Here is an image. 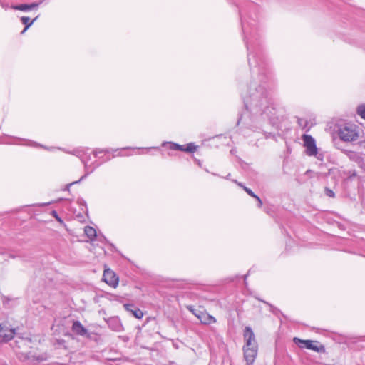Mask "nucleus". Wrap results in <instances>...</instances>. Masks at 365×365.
Returning <instances> with one entry per match:
<instances>
[{"label":"nucleus","mask_w":365,"mask_h":365,"mask_svg":"<svg viewBox=\"0 0 365 365\" xmlns=\"http://www.w3.org/2000/svg\"><path fill=\"white\" fill-rule=\"evenodd\" d=\"M51 215H52L53 217H55V219H56L58 222H61V223H62V222H63L62 219L58 216V213H57V212H56V210H52V211H51Z\"/></svg>","instance_id":"nucleus-28"},{"label":"nucleus","mask_w":365,"mask_h":365,"mask_svg":"<svg viewBox=\"0 0 365 365\" xmlns=\"http://www.w3.org/2000/svg\"><path fill=\"white\" fill-rule=\"evenodd\" d=\"M0 4L2 6V8H4L5 10H6L9 8V5L7 4L0 2Z\"/></svg>","instance_id":"nucleus-32"},{"label":"nucleus","mask_w":365,"mask_h":365,"mask_svg":"<svg viewBox=\"0 0 365 365\" xmlns=\"http://www.w3.org/2000/svg\"><path fill=\"white\" fill-rule=\"evenodd\" d=\"M261 301V299H259ZM262 302H264V304H266L267 305H268L269 307V310L271 312H272L275 315H278L279 313H281L280 310L274 307L273 305H272L271 304L268 303L267 302H265V301H263L262 300Z\"/></svg>","instance_id":"nucleus-22"},{"label":"nucleus","mask_w":365,"mask_h":365,"mask_svg":"<svg viewBox=\"0 0 365 365\" xmlns=\"http://www.w3.org/2000/svg\"><path fill=\"white\" fill-rule=\"evenodd\" d=\"M103 240H106V239L105 238V237H104V236H102V237H101L99 238V240H100V241H102Z\"/></svg>","instance_id":"nucleus-34"},{"label":"nucleus","mask_w":365,"mask_h":365,"mask_svg":"<svg viewBox=\"0 0 365 365\" xmlns=\"http://www.w3.org/2000/svg\"><path fill=\"white\" fill-rule=\"evenodd\" d=\"M125 309L131 313L135 318L141 319L143 317V312L133 304H125Z\"/></svg>","instance_id":"nucleus-13"},{"label":"nucleus","mask_w":365,"mask_h":365,"mask_svg":"<svg viewBox=\"0 0 365 365\" xmlns=\"http://www.w3.org/2000/svg\"><path fill=\"white\" fill-rule=\"evenodd\" d=\"M43 0H41L40 1L38 2H34L32 4H28L29 5V11L30 10H32L34 9H36L39 6L40 4H41V3L43 2Z\"/></svg>","instance_id":"nucleus-25"},{"label":"nucleus","mask_w":365,"mask_h":365,"mask_svg":"<svg viewBox=\"0 0 365 365\" xmlns=\"http://www.w3.org/2000/svg\"><path fill=\"white\" fill-rule=\"evenodd\" d=\"M294 343L297 345L299 348L303 349L306 348L309 350H312L317 352L324 351V346L321 345L320 346H317L314 344V341L312 340H304L297 337H294L293 339Z\"/></svg>","instance_id":"nucleus-6"},{"label":"nucleus","mask_w":365,"mask_h":365,"mask_svg":"<svg viewBox=\"0 0 365 365\" xmlns=\"http://www.w3.org/2000/svg\"><path fill=\"white\" fill-rule=\"evenodd\" d=\"M103 277L106 283L110 286L115 287L118 285V278L116 277L115 274L110 269L105 270Z\"/></svg>","instance_id":"nucleus-9"},{"label":"nucleus","mask_w":365,"mask_h":365,"mask_svg":"<svg viewBox=\"0 0 365 365\" xmlns=\"http://www.w3.org/2000/svg\"><path fill=\"white\" fill-rule=\"evenodd\" d=\"M31 145H34V146H36V147H38V146H39V147H42V148H46V147H44V146H43V145H39L38 143H36V142H34V141H31Z\"/></svg>","instance_id":"nucleus-31"},{"label":"nucleus","mask_w":365,"mask_h":365,"mask_svg":"<svg viewBox=\"0 0 365 365\" xmlns=\"http://www.w3.org/2000/svg\"><path fill=\"white\" fill-rule=\"evenodd\" d=\"M340 139L344 142H352L357 140L359 134L356 125L353 124H344L339 127L337 130Z\"/></svg>","instance_id":"nucleus-4"},{"label":"nucleus","mask_w":365,"mask_h":365,"mask_svg":"<svg viewBox=\"0 0 365 365\" xmlns=\"http://www.w3.org/2000/svg\"><path fill=\"white\" fill-rule=\"evenodd\" d=\"M108 327L115 331L120 332L123 331V325L118 317H110L107 321Z\"/></svg>","instance_id":"nucleus-11"},{"label":"nucleus","mask_w":365,"mask_h":365,"mask_svg":"<svg viewBox=\"0 0 365 365\" xmlns=\"http://www.w3.org/2000/svg\"><path fill=\"white\" fill-rule=\"evenodd\" d=\"M88 159L86 158H82V163L84 164V166H85V175L83 176H82L81 178V179L78 181H75V182H73L70 184H68L67 185V188L68 189V187L72 185L73 184H75V183H78V182H80L81 180H82L83 179H84L85 178L87 177V175H88L89 174H91V173H93L94 171V170L98 168L99 166V163H93V164H91V165H88Z\"/></svg>","instance_id":"nucleus-8"},{"label":"nucleus","mask_w":365,"mask_h":365,"mask_svg":"<svg viewBox=\"0 0 365 365\" xmlns=\"http://www.w3.org/2000/svg\"><path fill=\"white\" fill-rule=\"evenodd\" d=\"M197 148V145H195L193 143H190L185 146V151L187 153H194L196 151Z\"/></svg>","instance_id":"nucleus-23"},{"label":"nucleus","mask_w":365,"mask_h":365,"mask_svg":"<svg viewBox=\"0 0 365 365\" xmlns=\"http://www.w3.org/2000/svg\"><path fill=\"white\" fill-rule=\"evenodd\" d=\"M238 185H239L240 187H243L244 190H245V192H247L250 196H251V197H254V198L257 197V195H255V194L252 191V190H251V189H250V188H248V187H245V186H243V185H242V183H238Z\"/></svg>","instance_id":"nucleus-24"},{"label":"nucleus","mask_w":365,"mask_h":365,"mask_svg":"<svg viewBox=\"0 0 365 365\" xmlns=\"http://www.w3.org/2000/svg\"><path fill=\"white\" fill-rule=\"evenodd\" d=\"M243 336L245 341L243 346L244 358L247 364L251 365L255 361L257 354V344L251 327H246L245 328Z\"/></svg>","instance_id":"nucleus-2"},{"label":"nucleus","mask_w":365,"mask_h":365,"mask_svg":"<svg viewBox=\"0 0 365 365\" xmlns=\"http://www.w3.org/2000/svg\"><path fill=\"white\" fill-rule=\"evenodd\" d=\"M72 331L79 336H86L88 334V330L82 325L79 321H75L72 325Z\"/></svg>","instance_id":"nucleus-14"},{"label":"nucleus","mask_w":365,"mask_h":365,"mask_svg":"<svg viewBox=\"0 0 365 365\" xmlns=\"http://www.w3.org/2000/svg\"><path fill=\"white\" fill-rule=\"evenodd\" d=\"M16 334V329L12 328L7 322L0 324V342H7Z\"/></svg>","instance_id":"nucleus-5"},{"label":"nucleus","mask_w":365,"mask_h":365,"mask_svg":"<svg viewBox=\"0 0 365 365\" xmlns=\"http://www.w3.org/2000/svg\"><path fill=\"white\" fill-rule=\"evenodd\" d=\"M84 232H85V234L86 235V236L91 241L94 240L97 237L96 230L91 226H86L84 228Z\"/></svg>","instance_id":"nucleus-16"},{"label":"nucleus","mask_w":365,"mask_h":365,"mask_svg":"<svg viewBox=\"0 0 365 365\" xmlns=\"http://www.w3.org/2000/svg\"><path fill=\"white\" fill-rule=\"evenodd\" d=\"M255 199L257 200V207H261L262 206V200L257 196V197H255Z\"/></svg>","instance_id":"nucleus-30"},{"label":"nucleus","mask_w":365,"mask_h":365,"mask_svg":"<svg viewBox=\"0 0 365 365\" xmlns=\"http://www.w3.org/2000/svg\"><path fill=\"white\" fill-rule=\"evenodd\" d=\"M14 337L16 339L12 344L13 349H18L21 348L29 347V344L31 343V339L29 338L19 336L17 334L14 336Z\"/></svg>","instance_id":"nucleus-10"},{"label":"nucleus","mask_w":365,"mask_h":365,"mask_svg":"<svg viewBox=\"0 0 365 365\" xmlns=\"http://www.w3.org/2000/svg\"><path fill=\"white\" fill-rule=\"evenodd\" d=\"M78 203H80L81 205H86V202H85L83 199H79V200H78Z\"/></svg>","instance_id":"nucleus-33"},{"label":"nucleus","mask_w":365,"mask_h":365,"mask_svg":"<svg viewBox=\"0 0 365 365\" xmlns=\"http://www.w3.org/2000/svg\"><path fill=\"white\" fill-rule=\"evenodd\" d=\"M187 308V309L189 311H190L197 317V315H201L202 312H200V311L198 312H197V311L195 310V309L192 306H188Z\"/></svg>","instance_id":"nucleus-27"},{"label":"nucleus","mask_w":365,"mask_h":365,"mask_svg":"<svg viewBox=\"0 0 365 365\" xmlns=\"http://www.w3.org/2000/svg\"><path fill=\"white\" fill-rule=\"evenodd\" d=\"M197 318L205 324H210L216 322L215 318L207 313L202 312L201 315H197Z\"/></svg>","instance_id":"nucleus-15"},{"label":"nucleus","mask_w":365,"mask_h":365,"mask_svg":"<svg viewBox=\"0 0 365 365\" xmlns=\"http://www.w3.org/2000/svg\"><path fill=\"white\" fill-rule=\"evenodd\" d=\"M304 145L306 148V154L309 156H316L317 154V148L314 138L309 135L304 134L302 135Z\"/></svg>","instance_id":"nucleus-7"},{"label":"nucleus","mask_w":365,"mask_h":365,"mask_svg":"<svg viewBox=\"0 0 365 365\" xmlns=\"http://www.w3.org/2000/svg\"><path fill=\"white\" fill-rule=\"evenodd\" d=\"M11 8L14 10H19L22 11H29V5L26 4H19V5H11Z\"/></svg>","instance_id":"nucleus-18"},{"label":"nucleus","mask_w":365,"mask_h":365,"mask_svg":"<svg viewBox=\"0 0 365 365\" xmlns=\"http://www.w3.org/2000/svg\"><path fill=\"white\" fill-rule=\"evenodd\" d=\"M169 148L172 150H181L185 151V146L180 145L174 143H169Z\"/></svg>","instance_id":"nucleus-19"},{"label":"nucleus","mask_w":365,"mask_h":365,"mask_svg":"<svg viewBox=\"0 0 365 365\" xmlns=\"http://www.w3.org/2000/svg\"><path fill=\"white\" fill-rule=\"evenodd\" d=\"M26 32V31H24V29H23V31L21 32V34H24Z\"/></svg>","instance_id":"nucleus-36"},{"label":"nucleus","mask_w":365,"mask_h":365,"mask_svg":"<svg viewBox=\"0 0 365 365\" xmlns=\"http://www.w3.org/2000/svg\"><path fill=\"white\" fill-rule=\"evenodd\" d=\"M36 19H37V17L34 18L31 21L30 18L28 17V16H22V17H21V23L25 25L24 31H26L34 24V22Z\"/></svg>","instance_id":"nucleus-17"},{"label":"nucleus","mask_w":365,"mask_h":365,"mask_svg":"<svg viewBox=\"0 0 365 365\" xmlns=\"http://www.w3.org/2000/svg\"><path fill=\"white\" fill-rule=\"evenodd\" d=\"M68 153L78 157L81 161H82V158H86L84 156L85 155L84 151L79 150V149H76V150H73L72 152H68Z\"/></svg>","instance_id":"nucleus-20"},{"label":"nucleus","mask_w":365,"mask_h":365,"mask_svg":"<svg viewBox=\"0 0 365 365\" xmlns=\"http://www.w3.org/2000/svg\"><path fill=\"white\" fill-rule=\"evenodd\" d=\"M242 29L244 34V41L245 42L247 49L248 51V63L250 66L252 68V66L259 67V72L262 74L263 70L264 69V63L262 59H258L257 53L254 52V46L252 43L247 40V37L246 35L247 33V27L244 21L242 19Z\"/></svg>","instance_id":"nucleus-3"},{"label":"nucleus","mask_w":365,"mask_h":365,"mask_svg":"<svg viewBox=\"0 0 365 365\" xmlns=\"http://www.w3.org/2000/svg\"><path fill=\"white\" fill-rule=\"evenodd\" d=\"M324 192H325V195L329 197H335V194H334V191L329 187H325Z\"/></svg>","instance_id":"nucleus-26"},{"label":"nucleus","mask_w":365,"mask_h":365,"mask_svg":"<svg viewBox=\"0 0 365 365\" xmlns=\"http://www.w3.org/2000/svg\"><path fill=\"white\" fill-rule=\"evenodd\" d=\"M242 96L246 110L252 115L267 119L274 125L282 120L280 108L274 103L264 85L252 81Z\"/></svg>","instance_id":"nucleus-1"},{"label":"nucleus","mask_w":365,"mask_h":365,"mask_svg":"<svg viewBox=\"0 0 365 365\" xmlns=\"http://www.w3.org/2000/svg\"><path fill=\"white\" fill-rule=\"evenodd\" d=\"M357 114L365 120V104L359 105L356 109Z\"/></svg>","instance_id":"nucleus-21"},{"label":"nucleus","mask_w":365,"mask_h":365,"mask_svg":"<svg viewBox=\"0 0 365 365\" xmlns=\"http://www.w3.org/2000/svg\"><path fill=\"white\" fill-rule=\"evenodd\" d=\"M16 356L18 359L21 361H39L40 359L38 357H36L34 355H32L31 352H23L16 350ZM42 360V359H41Z\"/></svg>","instance_id":"nucleus-12"},{"label":"nucleus","mask_w":365,"mask_h":365,"mask_svg":"<svg viewBox=\"0 0 365 365\" xmlns=\"http://www.w3.org/2000/svg\"><path fill=\"white\" fill-rule=\"evenodd\" d=\"M247 275H245V282L246 283Z\"/></svg>","instance_id":"nucleus-37"},{"label":"nucleus","mask_w":365,"mask_h":365,"mask_svg":"<svg viewBox=\"0 0 365 365\" xmlns=\"http://www.w3.org/2000/svg\"><path fill=\"white\" fill-rule=\"evenodd\" d=\"M301 120H302L301 119H299V118L298 119V123H299V125H301V123H302Z\"/></svg>","instance_id":"nucleus-35"},{"label":"nucleus","mask_w":365,"mask_h":365,"mask_svg":"<svg viewBox=\"0 0 365 365\" xmlns=\"http://www.w3.org/2000/svg\"><path fill=\"white\" fill-rule=\"evenodd\" d=\"M108 152V150H95L93 151V155H95V157H98L99 154L102 153H107Z\"/></svg>","instance_id":"nucleus-29"}]
</instances>
